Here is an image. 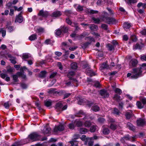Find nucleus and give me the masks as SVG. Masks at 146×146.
<instances>
[{"label": "nucleus", "mask_w": 146, "mask_h": 146, "mask_svg": "<svg viewBox=\"0 0 146 146\" xmlns=\"http://www.w3.org/2000/svg\"><path fill=\"white\" fill-rule=\"evenodd\" d=\"M23 72H18L17 73V74L18 76H21L23 78H25L26 77V76L23 74Z\"/></svg>", "instance_id": "obj_35"}, {"label": "nucleus", "mask_w": 146, "mask_h": 146, "mask_svg": "<svg viewBox=\"0 0 146 146\" xmlns=\"http://www.w3.org/2000/svg\"><path fill=\"white\" fill-rule=\"evenodd\" d=\"M131 26V23L128 22L125 23L123 25V27L125 30L129 29Z\"/></svg>", "instance_id": "obj_19"}, {"label": "nucleus", "mask_w": 146, "mask_h": 146, "mask_svg": "<svg viewBox=\"0 0 146 146\" xmlns=\"http://www.w3.org/2000/svg\"><path fill=\"white\" fill-rule=\"evenodd\" d=\"M101 27L102 29L106 30H107L108 28V25L104 24H102Z\"/></svg>", "instance_id": "obj_46"}, {"label": "nucleus", "mask_w": 146, "mask_h": 146, "mask_svg": "<svg viewBox=\"0 0 146 146\" xmlns=\"http://www.w3.org/2000/svg\"><path fill=\"white\" fill-rule=\"evenodd\" d=\"M84 35H83V34H81V35L78 36H77V38H78L79 40H80L83 38L84 37Z\"/></svg>", "instance_id": "obj_63"}, {"label": "nucleus", "mask_w": 146, "mask_h": 146, "mask_svg": "<svg viewBox=\"0 0 146 146\" xmlns=\"http://www.w3.org/2000/svg\"><path fill=\"white\" fill-rule=\"evenodd\" d=\"M117 126L116 125H114L111 123L110 126V127L111 129L113 130H115L116 129Z\"/></svg>", "instance_id": "obj_48"}, {"label": "nucleus", "mask_w": 146, "mask_h": 146, "mask_svg": "<svg viewBox=\"0 0 146 146\" xmlns=\"http://www.w3.org/2000/svg\"><path fill=\"white\" fill-rule=\"evenodd\" d=\"M74 6L77 11H80L83 10V6L79 5H74Z\"/></svg>", "instance_id": "obj_22"}, {"label": "nucleus", "mask_w": 146, "mask_h": 146, "mask_svg": "<svg viewBox=\"0 0 146 146\" xmlns=\"http://www.w3.org/2000/svg\"><path fill=\"white\" fill-rule=\"evenodd\" d=\"M138 126H141L143 125L145 123V120L142 119L140 118L137 121Z\"/></svg>", "instance_id": "obj_13"}, {"label": "nucleus", "mask_w": 146, "mask_h": 146, "mask_svg": "<svg viewBox=\"0 0 146 146\" xmlns=\"http://www.w3.org/2000/svg\"><path fill=\"white\" fill-rule=\"evenodd\" d=\"M136 105L138 108L139 109H141L143 108L144 105L139 101H137V102Z\"/></svg>", "instance_id": "obj_38"}, {"label": "nucleus", "mask_w": 146, "mask_h": 146, "mask_svg": "<svg viewBox=\"0 0 146 146\" xmlns=\"http://www.w3.org/2000/svg\"><path fill=\"white\" fill-rule=\"evenodd\" d=\"M141 101L144 105L146 104V98H143L141 99Z\"/></svg>", "instance_id": "obj_64"}, {"label": "nucleus", "mask_w": 146, "mask_h": 146, "mask_svg": "<svg viewBox=\"0 0 146 146\" xmlns=\"http://www.w3.org/2000/svg\"><path fill=\"white\" fill-rule=\"evenodd\" d=\"M133 115L132 111L131 110L127 111L125 114V116L127 119H129Z\"/></svg>", "instance_id": "obj_12"}, {"label": "nucleus", "mask_w": 146, "mask_h": 146, "mask_svg": "<svg viewBox=\"0 0 146 146\" xmlns=\"http://www.w3.org/2000/svg\"><path fill=\"white\" fill-rule=\"evenodd\" d=\"M48 13L46 11H44L43 10H40L38 15L43 17H46L49 15Z\"/></svg>", "instance_id": "obj_7"}, {"label": "nucleus", "mask_w": 146, "mask_h": 146, "mask_svg": "<svg viewBox=\"0 0 146 146\" xmlns=\"http://www.w3.org/2000/svg\"><path fill=\"white\" fill-rule=\"evenodd\" d=\"M23 21V17L21 14H19L16 16L15 20V22H18L19 23H21Z\"/></svg>", "instance_id": "obj_14"}, {"label": "nucleus", "mask_w": 146, "mask_h": 146, "mask_svg": "<svg viewBox=\"0 0 146 146\" xmlns=\"http://www.w3.org/2000/svg\"><path fill=\"white\" fill-rule=\"evenodd\" d=\"M66 23L69 25H71L72 27H76L77 29H79V28L77 26V23H73L72 22L69 18H67L66 19Z\"/></svg>", "instance_id": "obj_5"}, {"label": "nucleus", "mask_w": 146, "mask_h": 146, "mask_svg": "<svg viewBox=\"0 0 146 146\" xmlns=\"http://www.w3.org/2000/svg\"><path fill=\"white\" fill-rule=\"evenodd\" d=\"M92 137H87L86 141H85V143L88 144V146H92L93 144Z\"/></svg>", "instance_id": "obj_8"}, {"label": "nucleus", "mask_w": 146, "mask_h": 146, "mask_svg": "<svg viewBox=\"0 0 146 146\" xmlns=\"http://www.w3.org/2000/svg\"><path fill=\"white\" fill-rule=\"evenodd\" d=\"M114 91L115 93L119 94H121L122 93V90L120 89L116 88L114 90Z\"/></svg>", "instance_id": "obj_42"}, {"label": "nucleus", "mask_w": 146, "mask_h": 146, "mask_svg": "<svg viewBox=\"0 0 146 146\" xmlns=\"http://www.w3.org/2000/svg\"><path fill=\"white\" fill-rule=\"evenodd\" d=\"M40 135L36 133H33L30 135L29 138L33 141H36L40 139Z\"/></svg>", "instance_id": "obj_3"}, {"label": "nucleus", "mask_w": 146, "mask_h": 146, "mask_svg": "<svg viewBox=\"0 0 146 146\" xmlns=\"http://www.w3.org/2000/svg\"><path fill=\"white\" fill-rule=\"evenodd\" d=\"M61 30L64 33H66L68 32V28L66 27L63 26L61 27Z\"/></svg>", "instance_id": "obj_43"}, {"label": "nucleus", "mask_w": 146, "mask_h": 146, "mask_svg": "<svg viewBox=\"0 0 146 146\" xmlns=\"http://www.w3.org/2000/svg\"><path fill=\"white\" fill-rule=\"evenodd\" d=\"M98 121L99 122L103 123L105 121V120L103 118L100 117L98 118Z\"/></svg>", "instance_id": "obj_50"}, {"label": "nucleus", "mask_w": 146, "mask_h": 146, "mask_svg": "<svg viewBox=\"0 0 146 146\" xmlns=\"http://www.w3.org/2000/svg\"><path fill=\"white\" fill-rule=\"evenodd\" d=\"M36 35L35 34H33L30 36L29 37V39L30 40L32 41L35 40L36 39Z\"/></svg>", "instance_id": "obj_30"}, {"label": "nucleus", "mask_w": 146, "mask_h": 146, "mask_svg": "<svg viewBox=\"0 0 146 146\" xmlns=\"http://www.w3.org/2000/svg\"><path fill=\"white\" fill-rule=\"evenodd\" d=\"M84 125L86 127H89L91 125V122L89 121H86L84 123Z\"/></svg>", "instance_id": "obj_33"}, {"label": "nucleus", "mask_w": 146, "mask_h": 146, "mask_svg": "<svg viewBox=\"0 0 146 146\" xmlns=\"http://www.w3.org/2000/svg\"><path fill=\"white\" fill-rule=\"evenodd\" d=\"M142 46L140 45L139 44H137L135 45H134L133 46V48L134 49H141Z\"/></svg>", "instance_id": "obj_41"}, {"label": "nucleus", "mask_w": 146, "mask_h": 146, "mask_svg": "<svg viewBox=\"0 0 146 146\" xmlns=\"http://www.w3.org/2000/svg\"><path fill=\"white\" fill-rule=\"evenodd\" d=\"M68 127L71 129H73L74 128L75 126L73 123H70Z\"/></svg>", "instance_id": "obj_60"}, {"label": "nucleus", "mask_w": 146, "mask_h": 146, "mask_svg": "<svg viewBox=\"0 0 146 146\" xmlns=\"http://www.w3.org/2000/svg\"><path fill=\"white\" fill-rule=\"evenodd\" d=\"M108 47L109 48V50L110 51L114 49V46L110 44H108Z\"/></svg>", "instance_id": "obj_56"}, {"label": "nucleus", "mask_w": 146, "mask_h": 146, "mask_svg": "<svg viewBox=\"0 0 146 146\" xmlns=\"http://www.w3.org/2000/svg\"><path fill=\"white\" fill-rule=\"evenodd\" d=\"M45 105L47 107L50 106L51 105V102L50 101H47L45 102Z\"/></svg>", "instance_id": "obj_47"}, {"label": "nucleus", "mask_w": 146, "mask_h": 146, "mask_svg": "<svg viewBox=\"0 0 146 146\" xmlns=\"http://www.w3.org/2000/svg\"><path fill=\"white\" fill-rule=\"evenodd\" d=\"M88 130L85 128H81L79 130V131L80 133L82 134H86L88 131Z\"/></svg>", "instance_id": "obj_25"}, {"label": "nucleus", "mask_w": 146, "mask_h": 146, "mask_svg": "<svg viewBox=\"0 0 146 146\" xmlns=\"http://www.w3.org/2000/svg\"><path fill=\"white\" fill-rule=\"evenodd\" d=\"M62 106V104L61 102H59L56 104V108L57 109L61 110Z\"/></svg>", "instance_id": "obj_28"}, {"label": "nucleus", "mask_w": 146, "mask_h": 146, "mask_svg": "<svg viewBox=\"0 0 146 146\" xmlns=\"http://www.w3.org/2000/svg\"><path fill=\"white\" fill-rule=\"evenodd\" d=\"M46 71H42L39 74V77L41 78L44 77L46 76Z\"/></svg>", "instance_id": "obj_31"}, {"label": "nucleus", "mask_w": 146, "mask_h": 146, "mask_svg": "<svg viewBox=\"0 0 146 146\" xmlns=\"http://www.w3.org/2000/svg\"><path fill=\"white\" fill-rule=\"evenodd\" d=\"M100 94L103 98H107L109 96V94L107 91L105 90H102L100 91Z\"/></svg>", "instance_id": "obj_4"}, {"label": "nucleus", "mask_w": 146, "mask_h": 146, "mask_svg": "<svg viewBox=\"0 0 146 146\" xmlns=\"http://www.w3.org/2000/svg\"><path fill=\"white\" fill-rule=\"evenodd\" d=\"M123 39L125 41H127L128 39V37L127 35H124L123 36Z\"/></svg>", "instance_id": "obj_57"}, {"label": "nucleus", "mask_w": 146, "mask_h": 146, "mask_svg": "<svg viewBox=\"0 0 146 146\" xmlns=\"http://www.w3.org/2000/svg\"><path fill=\"white\" fill-rule=\"evenodd\" d=\"M96 126L95 125L92 126L90 128V131L91 132H94L96 130Z\"/></svg>", "instance_id": "obj_44"}, {"label": "nucleus", "mask_w": 146, "mask_h": 146, "mask_svg": "<svg viewBox=\"0 0 146 146\" xmlns=\"http://www.w3.org/2000/svg\"><path fill=\"white\" fill-rule=\"evenodd\" d=\"M62 14L61 13L60 11H57L54 12L52 14V16L55 17H58L60 16Z\"/></svg>", "instance_id": "obj_21"}, {"label": "nucleus", "mask_w": 146, "mask_h": 146, "mask_svg": "<svg viewBox=\"0 0 146 146\" xmlns=\"http://www.w3.org/2000/svg\"><path fill=\"white\" fill-rule=\"evenodd\" d=\"M141 60L146 61V55L143 54L141 56Z\"/></svg>", "instance_id": "obj_55"}, {"label": "nucleus", "mask_w": 146, "mask_h": 146, "mask_svg": "<svg viewBox=\"0 0 146 146\" xmlns=\"http://www.w3.org/2000/svg\"><path fill=\"white\" fill-rule=\"evenodd\" d=\"M137 61L135 59H133L131 60L129 62V65L130 66H135L137 63Z\"/></svg>", "instance_id": "obj_17"}, {"label": "nucleus", "mask_w": 146, "mask_h": 146, "mask_svg": "<svg viewBox=\"0 0 146 146\" xmlns=\"http://www.w3.org/2000/svg\"><path fill=\"white\" fill-rule=\"evenodd\" d=\"M11 24V23H9V24H7V27L9 30V32H12L13 31L14 29L13 27H12L10 26Z\"/></svg>", "instance_id": "obj_32"}, {"label": "nucleus", "mask_w": 146, "mask_h": 146, "mask_svg": "<svg viewBox=\"0 0 146 146\" xmlns=\"http://www.w3.org/2000/svg\"><path fill=\"white\" fill-rule=\"evenodd\" d=\"M127 126L129 129L132 131H134L135 129V127L129 122L127 123Z\"/></svg>", "instance_id": "obj_24"}, {"label": "nucleus", "mask_w": 146, "mask_h": 146, "mask_svg": "<svg viewBox=\"0 0 146 146\" xmlns=\"http://www.w3.org/2000/svg\"><path fill=\"white\" fill-rule=\"evenodd\" d=\"M74 123L78 127L81 126L83 124L82 122L79 119L76 120L74 121Z\"/></svg>", "instance_id": "obj_15"}, {"label": "nucleus", "mask_w": 146, "mask_h": 146, "mask_svg": "<svg viewBox=\"0 0 146 146\" xmlns=\"http://www.w3.org/2000/svg\"><path fill=\"white\" fill-rule=\"evenodd\" d=\"M37 32L39 33H43L44 31V29L42 28L38 27L37 28Z\"/></svg>", "instance_id": "obj_45"}, {"label": "nucleus", "mask_w": 146, "mask_h": 146, "mask_svg": "<svg viewBox=\"0 0 146 146\" xmlns=\"http://www.w3.org/2000/svg\"><path fill=\"white\" fill-rule=\"evenodd\" d=\"M109 68V66L106 63H104L100 67L101 70L104 69H107Z\"/></svg>", "instance_id": "obj_29"}, {"label": "nucleus", "mask_w": 146, "mask_h": 146, "mask_svg": "<svg viewBox=\"0 0 146 146\" xmlns=\"http://www.w3.org/2000/svg\"><path fill=\"white\" fill-rule=\"evenodd\" d=\"M92 110L94 111L97 112L100 109V108L96 105H94L92 108Z\"/></svg>", "instance_id": "obj_27"}, {"label": "nucleus", "mask_w": 146, "mask_h": 146, "mask_svg": "<svg viewBox=\"0 0 146 146\" xmlns=\"http://www.w3.org/2000/svg\"><path fill=\"white\" fill-rule=\"evenodd\" d=\"M15 70V69L13 68L10 67L7 70V72H13Z\"/></svg>", "instance_id": "obj_52"}, {"label": "nucleus", "mask_w": 146, "mask_h": 146, "mask_svg": "<svg viewBox=\"0 0 146 146\" xmlns=\"http://www.w3.org/2000/svg\"><path fill=\"white\" fill-rule=\"evenodd\" d=\"M86 72L88 75L91 76H92L95 75V74L92 70L88 69L86 70Z\"/></svg>", "instance_id": "obj_18"}, {"label": "nucleus", "mask_w": 146, "mask_h": 146, "mask_svg": "<svg viewBox=\"0 0 146 146\" xmlns=\"http://www.w3.org/2000/svg\"><path fill=\"white\" fill-rule=\"evenodd\" d=\"M0 33L2 34L3 37H4L5 36L6 34V31L3 28L0 29Z\"/></svg>", "instance_id": "obj_34"}, {"label": "nucleus", "mask_w": 146, "mask_h": 146, "mask_svg": "<svg viewBox=\"0 0 146 146\" xmlns=\"http://www.w3.org/2000/svg\"><path fill=\"white\" fill-rule=\"evenodd\" d=\"M84 115V113L83 111L82 110H80L78 112L76 115H70V117L71 118L73 119L75 118V116L77 117H82V115Z\"/></svg>", "instance_id": "obj_10"}, {"label": "nucleus", "mask_w": 146, "mask_h": 146, "mask_svg": "<svg viewBox=\"0 0 146 146\" xmlns=\"http://www.w3.org/2000/svg\"><path fill=\"white\" fill-rule=\"evenodd\" d=\"M51 129L48 126L44 127L43 130V133L45 134L50 133V132Z\"/></svg>", "instance_id": "obj_11"}, {"label": "nucleus", "mask_w": 146, "mask_h": 146, "mask_svg": "<svg viewBox=\"0 0 146 146\" xmlns=\"http://www.w3.org/2000/svg\"><path fill=\"white\" fill-rule=\"evenodd\" d=\"M18 76L17 74L13 76V80H14V81L15 82H17L18 80Z\"/></svg>", "instance_id": "obj_53"}, {"label": "nucleus", "mask_w": 146, "mask_h": 146, "mask_svg": "<svg viewBox=\"0 0 146 146\" xmlns=\"http://www.w3.org/2000/svg\"><path fill=\"white\" fill-rule=\"evenodd\" d=\"M61 33V31L59 29H58L56 31L55 34L56 35L59 36Z\"/></svg>", "instance_id": "obj_54"}, {"label": "nucleus", "mask_w": 146, "mask_h": 146, "mask_svg": "<svg viewBox=\"0 0 146 146\" xmlns=\"http://www.w3.org/2000/svg\"><path fill=\"white\" fill-rule=\"evenodd\" d=\"M128 1L127 2L128 4H129L131 3H135L137 2V0H128Z\"/></svg>", "instance_id": "obj_51"}, {"label": "nucleus", "mask_w": 146, "mask_h": 146, "mask_svg": "<svg viewBox=\"0 0 146 146\" xmlns=\"http://www.w3.org/2000/svg\"><path fill=\"white\" fill-rule=\"evenodd\" d=\"M71 66V68L73 69H76L77 67V64L76 62L72 63Z\"/></svg>", "instance_id": "obj_40"}, {"label": "nucleus", "mask_w": 146, "mask_h": 146, "mask_svg": "<svg viewBox=\"0 0 146 146\" xmlns=\"http://www.w3.org/2000/svg\"><path fill=\"white\" fill-rule=\"evenodd\" d=\"M64 126L62 125H59L58 126H56L54 129V132H56L58 131H62L64 129Z\"/></svg>", "instance_id": "obj_6"}, {"label": "nucleus", "mask_w": 146, "mask_h": 146, "mask_svg": "<svg viewBox=\"0 0 146 146\" xmlns=\"http://www.w3.org/2000/svg\"><path fill=\"white\" fill-rule=\"evenodd\" d=\"M137 6L139 8L142 7L143 8H145L146 7V4L145 3H139L138 4Z\"/></svg>", "instance_id": "obj_37"}, {"label": "nucleus", "mask_w": 146, "mask_h": 146, "mask_svg": "<svg viewBox=\"0 0 146 146\" xmlns=\"http://www.w3.org/2000/svg\"><path fill=\"white\" fill-rule=\"evenodd\" d=\"M31 56V55L29 53H25L23 55V59H26L29 58Z\"/></svg>", "instance_id": "obj_36"}, {"label": "nucleus", "mask_w": 146, "mask_h": 146, "mask_svg": "<svg viewBox=\"0 0 146 146\" xmlns=\"http://www.w3.org/2000/svg\"><path fill=\"white\" fill-rule=\"evenodd\" d=\"M75 74V73L73 71L69 72L67 74V76L70 79H72V77Z\"/></svg>", "instance_id": "obj_39"}, {"label": "nucleus", "mask_w": 146, "mask_h": 146, "mask_svg": "<svg viewBox=\"0 0 146 146\" xmlns=\"http://www.w3.org/2000/svg\"><path fill=\"white\" fill-rule=\"evenodd\" d=\"M120 97V96H119L117 94H115L113 98L114 100L118 101L119 100Z\"/></svg>", "instance_id": "obj_58"}, {"label": "nucleus", "mask_w": 146, "mask_h": 146, "mask_svg": "<svg viewBox=\"0 0 146 146\" xmlns=\"http://www.w3.org/2000/svg\"><path fill=\"white\" fill-rule=\"evenodd\" d=\"M86 39L88 41V42H87L88 44H90L92 42H95V39L91 36L86 37Z\"/></svg>", "instance_id": "obj_20"}, {"label": "nucleus", "mask_w": 146, "mask_h": 146, "mask_svg": "<svg viewBox=\"0 0 146 146\" xmlns=\"http://www.w3.org/2000/svg\"><path fill=\"white\" fill-rule=\"evenodd\" d=\"M102 17V16L101 17L100 19L99 18H95L94 17H93L92 19L93 20L94 23H95L98 24L100 23L103 21H102L101 19Z\"/></svg>", "instance_id": "obj_26"}, {"label": "nucleus", "mask_w": 146, "mask_h": 146, "mask_svg": "<svg viewBox=\"0 0 146 146\" xmlns=\"http://www.w3.org/2000/svg\"><path fill=\"white\" fill-rule=\"evenodd\" d=\"M113 113L117 115H118L119 112L118 110L117 109L115 108L114 110Z\"/></svg>", "instance_id": "obj_61"}, {"label": "nucleus", "mask_w": 146, "mask_h": 146, "mask_svg": "<svg viewBox=\"0 0 146 146\" xmlns=\"http://www.w3.org/2000/svg\"><path fill=\"white\" fill-rule=\"evenodd\" d=\"M101 19L102 21L109 24H114L117 22V21L114 18L106 17L104 15L102 16V17Z\"/></svg>", "instance_id": "obj_2"}, {"label": "nucleus", "mask_w": 146, "mask_h": 146, "mask_svg": "<svg viewBox=\"0 0 146 146\" xmlns=\"http://www.w3.org/2000/svg\"><path fill=\"white\" fill-rule=\"evenodd\" d=\"M102 131L103 134L104 135H107L110 133V130L109 129L105 127L104 126H103L102 127Z\"/></svg>", "instance_id": "obj_16"}, {"label": "nucleus", "mask_w": 146, "mask_h": 146, "mask_svg": "<svg viewBox=\"0 0 146 146\" xmlns=\"http://www.w3.org/2000/svg\"><path fill=\"white\" fill-rule=\"evenodd\" d=\"M89 27L91 30H97L98 29L97 26L94 24L90 25Z\"/></svg>", "instance_id": "obj_23"}, {"label": "nucleus", "mask_w": 146, "mask_h": 146, "mask_svg": "<svg viewBox=\"0 0 146 146\" xmlns=\"http://www.w3.org/2000/svg\"><path fill=\"white\" fill-rule=\"evenodd\" d=\"M57 65L59 68L61 70H62V67L61 63L58 62Z\"/></svg>", "instance_id": "obj_59"}, {"label": "nucleus", "mask_w": 146, "mask_h": 146, "mask_svg": "<svg viewBox=\"0 0 146 146\" xmlns=\"http://www.w3.org/2000/svg\"><path fill=\"white\" fill-rule=\"evenodd\" d=\"M141 69V68L133 69V75H132L131 73H128L127 74V77L131 79H137L141 75L142 72Z\"/></svg>", "instance_id": "obj_1"}, {"label": "nucleus", "mask_w": 146, "mask_h": 146, "mask_svg": "<svg viewBox=\"0 0 146 146\" xmlns=\"http://www.w3.org/2000/svg\"><path fill=\"white\" fill-rule=\"evenodd\" d=\"M98 11H95L93 10H90L89 11V12L91 14H96L98 13Z\"/></svg>", "instance_id": "obj_49"}, {"label": "nucleus", "mask_w": 146, "mask_h": 146, "mask_svg": "<svg viewBox=\"0 0 146 146\" xmlns=\"http://www.w3.org/2000/svg\"><path fill=\"white\" fill-rule=\"evenodd\" d=\"M135 137L134 136L131 137L132 138V140H131V138H130L129 135L127 136L126 137H125L122 138L121 139V142L123 143L125 142L126 140H132V141H134V139L135 138Z\"/></svg>", "instance_id": "obj_9"}, {"label": "nucleus", "mask_w": 146, "mask_h": 146, "mask_svg": "<svg viewBox=\"0 0 146 146\" xmlns=\"http://www.w3.org/2000/svg\"><path fill=\"white\" fill-rule=\"evenodd\" d=\"M55 54L56 55L59 57L62 55V53L60 52L57 51L55 52Z\"/></svg>", "instance_id": "obj_62"}]
</instances>
